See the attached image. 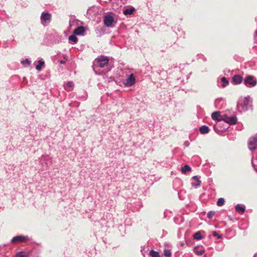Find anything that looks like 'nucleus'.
<instances>
[{
    "label": "nucleus",
    "instance_id": "f257e3e1",
    "mask_svg": "<svg viewBox=\"0 0 257 257\" xmlns=\"http://www.w3.org/2000/svg\"><path fill=\"white\" fill-rule=\"evenodd\" d=\"M109 61V59L105 56H100V57L96 58L93 62V69L97 67L103 68L106 65Z\"/></svg>",
    "mask_w": 257,
    "mask_h": 257
},
{
    "label": "nucleus",
    "instance_id": "f03ea898",
    "mask_svg": "<svg viewBox=\"0 0 257 257\" xmlns=\"http://www.w3.org/2000/svg\"><path fill=\"white\" fill-rule=\"evenodd\" d=\"M256 78L251 75L248 76L246 77L244 80V84L246 86L249 87H253L256 84Z\"/></svg>",
    "mask_w": 257,
    "mask_h": 257
},
{
    "label": "nucleus",
    "instance_id": "7ed1b4c3",
    "mask_svg": "<svg viewBox=\"0 0 257 257\" xmlns=\"http://www.w3.org/2000/svg\"><path fill=\"white\" fill-rule=\"evenodd\" d=\"M221 119H223V121L227 122L229 124H235L237 121V118L236 116L228 117L226 115L224 114Z\"/></svg>",
    "mask_w": 257,
    "mask_h": 257
},
{
    "label": "nucleus",
    "instance_id": "20e7f679",
    "mask_svg": "<svg viewBox=\"0 0 257 257\" xmlns=\"http://www.w3.org/2000/svg\"><path fill=\"white\" fill-rule=\"evenodd\" d=\"M29 239L27 236H16L14 237L11 241L13 243H15L16 242H25L28 241Z\"/></svg>",
    "mask_w": 257,
    "mask_h": 257
},
{
    "label": "nucleus",
    "instance_id": "39448f33",
    "mask_svg": "<svg viewBox=\"0 0 257 257\" xmlns=\"http://www.w3.org/2000/svg\"><path fill=\"white\" fill-rule=\"evenodd\" d=\"M114 22L113 18L110 15H106L104 17V24L108 27H111Z\"/></svg>",
    "mask_w": 257,
    "mask_h": 257
},
{
    "label": "nucleus",
    "instance_id": "423d86ee",
    "mask_svg": "<svg viewBox=\"0 0 257 257\" xmlns=\"http://www.w3.org/2000/svg\"><path fill=\"white\" fill-rule=\"evenodd\" d=\"M136 82V79L134 74H131L128 77L126 80V82L124 84L127 86H131L134 84Z\"/></svg>",
    "mask_w": 257,
    "mask_h": 257
},
{
    "label": "nucleus",
    "instance_id": "0eeeda50",
    "mask_svg": "<svg viewBox=\"0 0 257 257\" xmlns=\"http://www.w3.org/2000/svg\"><path fill=\"white\" fill-rule=\"evenodd\" d=\"M248 148L250 150H254L257 148V139L251 138L248 143Z\"/></svg>",
    "mask_w": 257,
    "mask_h": 257
},
{
    "label": "nucleus",
    "instance_id": "6e6552de",
    "mask_svg": "<svg viewBox=\"0 0 257 257\" xmlns=\"http://www.w3.org/2000/svg\"><path fill=\"white\" fill-rule=\"evenodd\" d=\"M223 115H221L220 112L219 111H215L213 112L211 114V118L212 119L217 121H221L223 119H221V117L223 116Z\"/></svg>",
    "mask_w": 257,
    "mask_h": 257
},
{
    "label": "nucleus",
    "instance_id": "1a4fd4ad",
    "mask_svg": "<svg viewBox=\"0 0 257 257\" xmlns=\"http://www.w3.org/2000/svg\"><path fill=\"white\" fill-rule=\"evenodd\" d=\"M51 19V15L48 12H43L41 16V20L42 21L47 22L50 21Z\"/></svg>",
    "mask_w": 257,
    "mask_h": 257
},
{
    "label": "nucleus",
    "instance_id": "9d476101",
    "mask_svg": "<svg viewBox=\"0 0 257 257\" xmlns=\"http://www.w3.org/2000/svg\"><path fill=\"white\" fill-rule=\"evenodd\" d=\"M85 31V30L84 27L79 26L74 30L73 34L76 35H82L84 33Z\"/></svg>",
    "mask_w": 257,
    "mask_h": 257
},
{
    "label": "nucleus",
    "instance_id": "9b49d317",
    "mask_svg": "<svg viewBox=\"0 0 257 257\" xmlns=\"http://www.w3.org/2000/svg\"><path fill=\"white\" fill-rule=\"evenodd\" d=\"M232 81L235 84H240L242 81V77L240 75H235L232 77Z\"/></svg>",
    "mask_w": 257,
    "mask_h": 257
},
{
    "label": "nucleus",
    "instance_id": "f8f14e48",
    "mask_svg": "<svg viewBox=\"0 0 257 257\" xmlns=\"http://www.w3.org/2000/svg\"><path fill=\"white\" fill-rule=\"evenodd\" d=\"M235 210L238 213L243 214L244 212L245 209L244 206H242L240 204H237L235 206Z\"/></svg>",
    "mask_w": 257,
    "mask_h": 257
},
{
    "label": "nucleus",
    "instance_id": "ddd939ff",
    "mask_svg": "<svg viewBox=\"0 0 257 257\" xmlns=\"http://www.w3.org/2000/svg\"><path fill=\"white\" fill-rule=\"evenodd\" d=\"M199 131L202 134H205L209 132V127L206 125H203L199 128Z\"/></svg>",
    "mask_w": 257,
    "mask_h": 257
},
{
    "label": "nucleus",
    "instance_id": "4468645a",
    "mask_svg": "<svg viewBox=\"0 0 257 257\" xmlns=\"http://www.w3.org/2000/svg\"><path fill=\"white\" fill-rule=\"evenodd\" d=\"M193 250L198 255H202L204 252V250L203 249H199L198 246H195Z\"/></svg>",
    "mask_w": 257,
    "mask_h": 257
},
{
    "label": "nucleus",
    "instance_id": "2eb2a0df",
    "mask_svg": "<svg viewBox=\"0 0 257 257\" xmlns=\"http://www.w3.org/2000/svg\"><path fill=\"white\" fill-rule=\"evenodd\" d=\"M28 254V253L25 251H21L16 253V257H26Z\"/></svg>",
    "mask_w": 257,
    "mask_h": 257
},
{
    "label": "nucleus",
    "instance_id": "dca6fc26",
    "mask_svg": "<svg viewBox=\"0 0 257 257\" xmlns=\"http://www.w3.org/2000/svg\"><path fill=\"white\" fill-rule=\"evenodd\" d=\"M191 170V168L188 165H185L181 169L182 173L183 174H185L187 171H190Z\"/></svg>",
    "mask_w": 257,
    "mask_h": 257
},
{
    "label": "nucleus",
    "instance_id": "f3484780",
    "mask_svg": "<svg viewBox=\"0 0 257 257\" xmlns=\"http://www.w3.org/2000/svg\"><path fill=\"white\" fill-rule=\"evenodd\" d=\"M134 11V8L126 9L123 11V13L124 15H131L133 13Z\"/></svg>",
    "mask_w": 257,
    "mask_h": 257
},
{
    "label": "nucleus",
    "instance_id": "a211bd4d",
    "mask_svg": "<svg viewBox=\"0 0 257 257\" xmlns=\"http://www.w3.org/2000/svg\"><path fill=\"white\" fill-rule=\"evenodd\" d=\"M192 179L197 182V184H195L194 183H192V186H195V187H197V186H200L201 181L199 180V179L197 176H193L192 177Z\"/></svg>",
    "mask_w": 257,
    "mask_h": 257
},
{
    "label": "nucleus",
    "instance_id": "6ab92c4d",
    "mask_svg": "<svg viewBox=\"0 0 257 257\" xmlns=\"http://www.w3.org/2000/svg\"><path fill=\"white\" fill-rule=\"evenodd\" d=\"M76 35H72L69 37V40L73 42L74 43H76L78 41V39L75 36Z\"/></svg>",
    "mask_w": 257,
    "mask_h": 257
},
{
    "label": "nucleus",
    "instance_id": "aec40b11",
    "mask_svg": "<svg viewBox=\"0 0 257 257\" xmlns=\"http://www.w3.org/2000/svg\"><path fill=\"white\" fill-rule=\"evenodd\" d=\"M150 255L152 257H160V254L158 252L154 250H151L150 252Z\"/></svg>",
    "mask_w": 257,
    "mask_h": 257
},
{
    "label": "nucleus",
    "instance_id": "412c9836",
    "mask_svg": "<svg viewBox=\"0 0 257 257\" xmlns=\"http://www.w3.org/2000/svg\"><path fill=\"white\" fill-rule=\"evenodd\" d=\"M44 64V62L42 60H39L38 61V65H37L36 67V68L37 70H40L41 69L42 66Z\"/></svg>",
    "mask_w": 257,
    "mask_h": 257
},
{
    "label": "nucleus",
    "instance_id": "4be33fe9",
    "mask_svg": "<svg viewBox=\"0 0 257 257\" xmlns=\"http://www.w3.org/2000/svg\"><path fill=\"white\" fill-rule=\"evenodd\" d=\"M224 199L223 198H220L217 201V205L218 206H222L224 203Z\"/></svg>",
    "mask_w": 257,
    "mask_h": 257
},
{
    "label": "nucleus",
    "instance_id": "5701e85b",
    "mask_svg": "<svg viewBox=\"0 0 257 257\" xmlns=\"http://www.w3.org/2000/svg\"><path fill=\"white\" fill-rule=\"evenodd\" d=\"M202 238V235L199 231L197 232L194 235V238L197 240L201 239Z\"/></svg>",
    "mask_w": 257,
    "mask_h": 257
},
{
    "label": "nucleus",
    "instance_id": "b1692460",
    "mask_svg": "<svg viewBox=\"0 0 257 257\" xmlns=\"http://www.w3.org/2000/svg\"><path fill=\"white\" fill-rule=\"evenodd\" d=\"M221 81L223 82V83L222 84V87H225L226 85L229 84L228 81L224 77L221 78Z\"/></svg>",
    "mask_w": 257,
    "mask_h": 257
},
{
    "label": "nucleus",
    "instance_id": "393cba45",
    "mask_svg": "<svg viewBox=\"0 0 257 257\" xmlns=\"http://www.w3.org/2000/svg\"><path fill=\"white\" fill-rule=\"evenodd\" d=\"M164 255L166 257H170L171 255V252L169 250H165Z\"/></svg>",
    "mask_w": 257,
    "mask_h": 257
},
{
    "label": "nucleus",
    "instance_id": "a878e982",
    "mask_svg": "<svg viewBox=\"0 0 257 257\" xmlns=\"http://www.w3.org/2000/svg\"><path fill=\"white\" fill-rule=\"evenodd\" d=\"M215 212L211 211L207 213V217L209 219H211L215 214Z\"/></svg>",
    "mask_w": 257,
    "mask_h": 257
},
{
    "label": "nucleus",
    "instance_id": "bb28decb",
    "mask_svg": "<svg viewBox=\"0 0 257 257\" xmlns=\"http://www.w3.org/2000/svg\"><path fill=\"white\" fill-rule=\"evenodd\" d=\"M249 99L247 97L244 98V102H243V105L245 106H247L249 103Z\"/></svg>",
    "mask_w": 257,
    "mask_h": 257
},
{
    "label": "nucleus",
    "instance_id": "cd10ccee",
    "mask_svg": "<svg viewBox=\"0 0 257 257\" xmlns=\"http://www.w3.org/2000/svg\"><path fill=\"white\" fill-rule=\"evenodd\" d=\"M22 63L23 64H27L28 65L30 64V61L28 59H26L25 60L22 61Z\"/></svg>",
    "mask_w": 257,
    "mask_h": 257
},
{
    "label": "nucleus",
    "instance_id": "c85d7f7f",
    "mask_svg": "<svg viewBox=\"0 0 257 257\" xmlns=\"http://www.w3.org/2000/svg\"><path fill=\"white\" fill-rule=\"evenodd\" d=\"M67 85L69 87H72L74 85V84L72 82H68L67 83Z\"/></svg>",
    "mask_w": 257,
    "mask_h": 257
},
{
    "label": "nucleus",
    "instance_id": "c756f323",
    "mask_svg": "<svg viewBox=\"0 0 257 257\" xmlns=\"http://www.w3.org/2000/svg\"><path fill=\"white\" fill-rule=\"evenodd\" d=\"M213 235L214 236H217V237L218 238H221V235H218V233L216 232V231H214L213 233Z\"/></svg>",
    "mask_w": 257,
    "mask_h": 257
},
{
    "label": "nucleus",
    "instance_id": "7c9ffc66",
    "mask_svg": "<svg viewBox=\"0 0 257 257\" xmlns=\"http://www.w3.org/2000/svg\"><path fill=\"white\" fill-rule=\"evenodd\" d=\"M60 63H61V64H65V62H66V61H65V60H61V61H60Z\"/></svg>",
    "mask_w": 257,
    "mask_h": 257
},
{
    "label": "nucleus",
    "instance_id": "2f4dec72",
    "mask_svg": "<svg viewBox=\"0 0 257 257\" xmlns=\"http://www.w3.org/2000/svg\"><path fill=\"white\" fill-rule=\"evenodd\" d=\"M184 243H181V245H182V246H183V245H184Z\"/></svg>",
    "mask_w": 257,
    "mask_h": 257
}]
</instances>
